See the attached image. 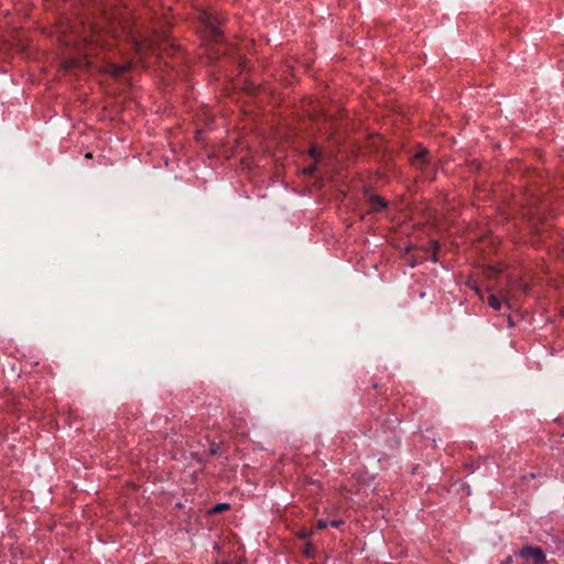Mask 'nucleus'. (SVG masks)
Returning a JSON list of instances; mask_svg holds the SVG:
<instances>
[{"mask_svg":"<svg viewBox=\"0 0 564 564\" xmlns=\"http://www.w3.org/2000/svg\"><path fill=\"white\" fill-rule=\"evenodd\" d=\"M116 29L109 25L104 29L96 22L86 23L84 21L64 20L58 26L61 40L65 46H74L84 57L95 53L96 47H107L110 45L108 36L116 37Z\"/></svg>","mask_w":564,"mask_h":564,"instance_id":"nucleus-1","label":"nucleus"},{"mask_svg":"<svg viewBox=\"0 0 564 564\" xmlns=\"http://www.w3.org/2000/svg\"><path fill=\"white\" fill-rule=\"evenodd\" d=\"M198 20L206 28L208 36L214 42H220L223 39V31L219 28L220 19L208 11H202L198 14Z\"/></svg>","mask_w":564,"mask_h":564,"instance_id":"nucleus-2","label":"nucleus"},{"mask_svg":"<svg viewBox=\"0 0 564 564\" xmlns=\"http://www.w3.org/2000/svg\"><path fill=\"white\" fill-rule=\"evenodd\" d=\"M310 106V121L316 123L318 129H322L321 124L328 126L335 120V112L325 109L321 102H311Z\"/></svg>","mask_w":564,"mask_h":564,"instance_id":"nucleus-3","label":"nucleus"},{"mask_svg":"<svg viewBox=\"0 0 564 564\" xmlns=\"http://www.w3.org/2000/svg\"><path fill=\"white\" fill-rule=\"evenodd\" d=\"M516 557L521 558L527 564H545L546 556L540 546L524 545L517 553Z\"/></svg>","mask_w":564,"mask_h":564,"instance_id":"nucleus-4","label":"nucleus"},{"mask_svg":"<svg viewBox=\"0 0 564 564\" xmlns=\"http://www.w3.org/2000/svg\"><path fill=\"white\" fill-rule=\"evenodd\" d=\"M308 153L315 160V162L305 167L304 173L312 174L316 170V162L321 159L322 154L316 147H312L308 150Z\"/></svg>","mask_w":564,"mask_h":564,"instance_id":"nucleus-5","label":"nucleus"},{"mask_svg":"<svg viewBox=\"0 0 564 564\" xmlns=\"http://www.w3.org/2000/svg\"><path fill=\"white\" fill-rule=\"evenodd\" d=\"M430 155L429 150L421 149L413 158H412V164L415 166H422L425 162L427 156Z\"/></svg>","mask_w":564,"mask_h":564,"instance_id":"nucleus-6","label":"nucleus"},{"mask_svg":"<svg viewBox=\"0 0 564 564\" xmlns=\"http://www.w3.org/2000/svg\"><path fill=\"white\" fill-rule=\"evenodd\" d=\"M85 63L86 62H84L83 59L69 58V59L64 61V67L66 69L82 67Z\"/></svg>","mask_w":564,"mask_h":564,"instance_id":"nucleus-7","label":"nucleus"},{"mask_svg":"<svg viewBox=\"0 0 564 564\" xmlns=\"http://www.w3.org/2000/svg\"><path fill=\"white\" fill-rule=\"evenodd\" d=\"M488 304L496 311H499L502 307V302L495 294L489 295Z\"/></svg>","mask_w":564,"mask_h":564,"instance_id":"nucleus-8","label":"nucleus"},{"mask_svg":"<svg viewBox=\"0 0 564 564\" xmlns=\"http://www.w3.org/2000/svg\"><path fill=\"white\" fill-rule=\"evenodd\" d=\"M127 65H110V72L113 76H121L127 72Z\"/></svg>","mask_w":564,"mask_h":564,"instance_id":"nucleus-9","label":"nucleus"},{"mask_svg":"<svg viewBox=\"0 0 564 564\" xmlns=\"http://www.w3.org/2000/svg\"><path fill=\"white\" fill-rule=\"evenodd\" d=\"M229 508H230V505H229V503H226V502L217 503V505H215V506L210 509L209 513H221V512H224V511L228 510Z\"/></svg>","mask_w":564,"mask_h":564,"instance_id":"nucleus-10","label":"nucleus"},{"mask_svg":"<svg viewBox=\"0 0 564 564\" xmlns=\"http://www.w3.org/2000/svg\"><path fill=\"white\" fill-rule=\"evenodd\" d=\"M373 203L377 205V206L373 207L375 210L382 209V208H384L387 206L384 199L381 198V197H378V196L375 197Z\"/></svg>","mask_w":564,"mask_h":564,"instance_id":"nucleus-11","label":"nucleus"},{"mask_svg":"<svg viewBox=\"0 0 564 564\" xmlns=\"http://www.w3.org/2000/svg\"><path fill=\"white\" fill-rule=\"evenodd\" d=\"M327 527H328V521H327V520H325V519H318V520L316 521V528H317L318 530L326 529Z\"/></svg>","mask_w":564,"mask_h":564,"instance_id":"nucleus-12","label":"nucleus"},{"mask_svg":"<svg viewBox=\"0 0 564 564\" xmlns=\"http://www.w3.org/2000/svg\"><path fill=\"white\" fill-rule=\"evenodd\" d=\"M209 454L210 455H218L219 454V445L213 443L210 448H209Z\"/></svg>","mask_w":564,"mask_h":564,"instance_id":"nucleus-13","label":"nucleus"},{"mask_svg":"<svg viewBox=\"0 0 564 564\" xmlns=\"http://www.w3.org/2000/svg\"><path fill=\"white\" fill-rule=\"evenodd\" d=\"M343 523H344V521L340 519L328 521V525H330L333 528H339Z\"/></svg>","mask_w":564,"mask_h":564,"instance_id":"nucleus-14","label":"nucleus"},{"mask_svg":"<svg viewBox=\"0 0 564 564\" xmlns=\"http://www.w3.org/2000/svg\"><path fill=\"white\" fill-rule=\"evenodd\" d=\"M507 562H508V563L512 562V556H508V557H507Z\"/></svg>","mask_w":564,"mask_h":564,"instance_id":"nucleus-15","label":"nucleus"},{"mask_svg":"<svg viewBox=\"0 0 564 564\" xmlns=\"http://www.w3.org/2000/svg\"><path fill=\"white\" fill-rule=\"evenodd\" d=\"M86 158H91V153L90 152L86 153Z\"/></svg>","mask_w":564,"mask_h":564,"instance_id":"nucleus-16","label":"nucleus"}]
</instances>
